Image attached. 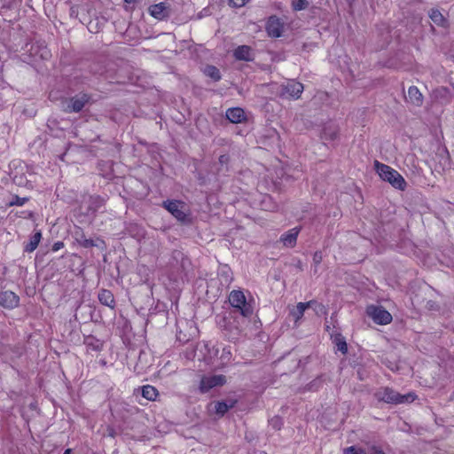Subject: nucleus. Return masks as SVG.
<instances>
[{"label":"nucleus","instance_id":"nucleus-51","mask_svg":"<svg viewBox=\"0 0 454 454\" xmlns=\"http://www.w3.org/2000/svg\"><path fill=\"white\" fill-rule=\"evenodd\" d=\"M136 0H124L125 3L127 4H133L135 3Z\"/></svg>","mask_w":454,"mask_h":454},{"label":"nucleus","instance_id":"nucleus-2","mask_svg":"<svg viewBox=\"0 0 454 454\" xmlns=\"http://www.w3.org/2000/svg\"><path fill=\"white\" fill-rule=\"evenodd\" d=\"M162 207L181 223H192V217L184 202L176 200H167L162 202Z\"/></svg>","mask_w":454,"mask_h":454},{"label":"nucleus","instance_id":"nucleus-47","mask_svg":"<svg viewBox=\"0 0 454 454\" xmlns=\"http://www.w3.org/2000/svg\"><path fill=\"white\" fill-rule=\"evenodd\" d=\"M64 247V243L62 241H57L53 244L51 250L53 252L59 251Z\"/></svg>","mask_w":454,"mask_h":454},{"label":"nucleus","instance_id":"nucleus-35","mask_svg":"<svg viewBox=\"0 0 454 454\" xmlns=\"http://www.w3.org/2000/svg\"><path fill=\"white\" fill-rule=\"evenodd\" d=\"M89 71L94 75H102L105 73V67L99 63L90 65Z\"/></svg>","mask_w":454,"mask_h":454},{"label":"nucleus","instance_id":"nucleus-44","mask_svg":"<svg viewBox=\"0 0 454 454\" xmlns=\"http://www.w3.org/2000/svg\"><path fill=\"white\" fill-rule=\"evenodd\" d=\"M313 262L316 265H318L322 262V254L321 252H316L313 255Z\"/></svg>","mask_w":454,"mask_h":454},{"label":"nucleus","instance_id":"nucleus-38","mask_svg":"<svg viewBox=\"0 0 454 454\" xmlns=\"http://www.w3.org/2000/svg\"><path fill=\"white\" fill-rule=\"evenodd\" d=\"M344 454H366V450L356 446H350L344 450Z\"/></svg>","mask_w":454,"mask_h":454},{"label":"nucleus","instance_id":"nucleus-3","mask_svg":"<svg viewBox=\"0 0 454 454\" xmlns=\"http://www.w3.org/2000/svg\"><path fill=\"white\" fill-rule=\"evenodd\" d=\"M375 396L379 401L393 404L411 403L415 400L416 397L413 393L401 395L400 393L395 391L394 389L388 387L380 388L375 393Z\"/></svg>","mask_w":454,"mask_h":454},{"label":"nucleus","instance_id":"nucleus-12","mask_svg":"<svg viewBox=\"0 0 454 454\" xmlns=\"http://www.w3.org/2000/svg\"><path fill=\"white\" fill-rule=\"evenodd\" d=\"M340 128L333 122L325 123L322 129L321 139L335 141L339 138Z\"/></svg>","mask_w":454,"mask_h":454},{"label":"nucleus","instance_id":"nucleus-36","mask_svg":"<svg viewBox=\"0 0 454 454\" xmlns=\"http://www.w3.org/2000/svg\"><path fill=\"white\" fill-rule=\"evenodd\" d=\"M309 302H313V306L310 308L313 309V310L316 312V314L325 315L327 313V309H326L325 306L323 305L322 303H319L314 300H311Z\"/></svg>","mask_w":454,"mask_h":454},{"label":"nucleus","instance_id":"nucleus-52","mask_svg":"<svg viewBox=\"0 0 454 454\" xmlns=\"http://www.w3.org/2000/svg\"><path fill=\"white\" fill-rule=\"evenodd\" d=\"M325 330H326L327 332H329V330H330V326H329L328 325H326V326H325Z\"/></svg>","mask_w":454,"mask_h":454},{"label":"nucleus","instance_id":"nucleus-22","mask_svg":"<svg viewBox=\"0 0 454 454\" xmlns=\"http://www.w3.org/2000/svg\"><path fill=\"white\" fill-rule=\"evenodd\" d=\"M98 301L101 304L114 309L115 306V300L114 294L110 290L101 289L98 295Z\"/></svg>","mask_w":454,"mask_h":454},{"label":"nucleus","instance_id":"nucleus-4","mask_svg":"<svg viewBox=\"0 0 454 454\" xmlns=\"http://www.w3.org/2000/svg\"><path fill=\"white\" fill-rule=\"evenodd\" d=\"M231 305L245 317H249L254 314L252 304L247 301L246 296L241 290H233L229 295Z\"/></svg>","mask_w":454,"mask_h":454},{"label":"nucleus","instance_id":"nucleus-34","mask_svg":"<svg viewBox=\"0 0 454 454\" xmlns=\"http://www.w3.org/2000/svg\"><path fill=\"white\" fill-rule=\"evenodd\" d=\"M309 6L308 0H293L292 8L295 12L306 10Z\"/></svg>","mask_w":454,"mask_h":454},{"label":"nucleus","instance_id":"nucleus-23","mask_svg":"<svg viewBox=\"0 0 454 454\" xmlns=\"http://www.w3.org/2000/svg\"><path fill=\"white\" fill-rule=\"evenodd\" d=\"M174 262L176 263L180 262V267L183 270H185L190 265V261L184 256V254L179 250H174L171 254V261L169 264L174 266Z\"/></svg>","mask_w":454,"mask_h":454},{"label":"nucleus","instance_id":"nucleus-45","mask_svg":"<svg viewBox=\"0 0 454 454\" xmlns=\"http://www.w3.org/2000/svg\"><path fill=\"white\" fill-rule=\"evenodd\" d=\"M37 48L42 51L41 58L46 59L49 55V51H47L46 47L44 45H43V43H42V44L38 45Z\"/></svg>","mask_w":454,"mask_h":454},{"label":"nucleus","instance_id":"nucleus-37","mask_svg":"<svg viewBox=\"0 0 454 454\" xmlns=\"http://www.w3.org/2000/svg\"><path fill=\"white\" fill-rule=\"evenodd\" d=\"M28 200V198L27 197H19L18 195H14L12 197V200L9 202V206H23L27 201Z\"/></svg>","mask_w":454,"mask_h":454},{"label":"nucleus","instance_id":"nucleus-19","mask_svg":"<svg viewBox=\"0 0 454 454\" xmlns=\"http://www.w3.org/2000/svg\"><path fill=\"white\" fill-rule=\"evenodd\" d=\"M42 239V231L40 230H35V232L30 236L29 240L24 243L23 251L25 253L34 252Z\"/></svg>","mask_w":454,"mask_h":454},{"label":"nucleus","instance_id":"nucleus-21","mask_svg":"<svg viewBox=\"0 0 454 454\" xmlns=\"http://www.w3.org/2000/svg\"><path fill=\"white\" fill-rule=\"evenodd\" d=\"M434 98L442 105H446L451 101V94L448 88L439 87L434 90Z\"/></svg>","mask_w":454,"mask_h":454},{"label":"nucleus","instance_id":"nucleus-7","mask_svg":"<svg viewBox=\"0 0 454 454\" xmlns=\"http://www.w3.org/2000/svg\"><path fill=\"white\" fill-rule=\"evenodd\" d=\"M90 100V96L86 93H81L72 97L67 106L66 111L67 113H79L82 110L85 105Z\"/></svg>","mask_w":454,"mask_h":454},{"label":"nucleus","instance_id":"nucleus-15","mask_svg":"<svg viewBox=\"0 0 454 454\" xmlns=\"http://www.w3.org/2000/svg\"><path fill=\"white\" fill-rule=\"evenodd\" d=\"M312 306L313 302H299L296 306L289 309V316L294 319L296 325L302 318L304 311Z\"/></svg>","mask_w":454,"mask_h":454},{"label":"nucleus","instance_id":"nucleus-50","mask_svg":"<svg viewBox=\"0 0 454 454\" xmlns=\"http://www.w3.org/2000/svg\"><path fill=\"white\" fill-rule=\"evenodd\" d=\"M80 83H82V84H85L87 83V77H84V79H82L81 82H79Z\"/></svg>","mask_w":454,"mask_h":454},{"label":"nucleus","instance_id":"nucleus-17","mask_svg":"<svg viewBox=\"0 0 454 454\" xmlns=\"http://www.w3.org/2000/svg\"><path fill=\"white\" fill-rule=\"evenodd\" d=\"M236 403L237 400L233 398L216 401L214 403L215 412L219 417H223L230 409L233 408Z\"/></svg>","mask_w":454,"mask_h":454},{"label":"nucleus","instance_id":"nucleus-24","mask_svg":"<svg viewBox=\"0 0 454 454\" xmlns=\"http://www.w3.org/2000/svg\"><path fill=\"white\" fill-rule=\"evenodd\" d=\"M407 99L409 102L417 106H420L423 103V96L416 86H411L408 89Z\"/></svg>","mask_w":454,"mask_h":454},{"label":"nucleus","instance_id":"nucleus-1","mask_svg":"<svg viewBox=\"0 0 454 454\" xmlns=\"http://www.w3.org/2000/svg\"><path fill=\"white\" fill-rule=\"evenodd\" d=\"M374 168L382 180L388 182L395 189L405 190L407 184L398 171L378 160H375Z\"/></svg>","mask_w":454,"mask_h":454},{"label":"nucleus","instance_id":"nucleus-40","mask_svg":"<svg viewBox=\"0 0 454 454\" xmlns=\"http://www.w3.org/2000/svg\"><path fill=\"white\" fill-rule=\"evenodd\" d=\"M270 425L277 430H279L283 425V421L279 417H274L270 420Z\"/></svg>","mask_w":454,"mask_h":454},{"label":"nucleus","instance_id":"nucleus-41","mask_svg":"<svg viewBox=\"0 0 454 454\" xmlns=\"http://www.w3.org/2000/svg\"><path fill=\"white\" fill-rule=\"evenodd\" d=\"M219 164L221 165V167H224L225 166V170L228 171V163L230 161V156L228 154H223V155H220L219 159Z\"/></svg>","mask_w":454,"mask_h":454},{"label":"nucleus","instance_id":"nucleus-11","mask_svg":"<svg viewBox=\"0 0 454 454\" xmlns=\"http://www.w3.org/2000/svg\"><path fill=\"white\" fill-rule=\"evenodd\" d=\"M106 200L99 195H91L87 201L86 215H95L96 213L105 205Z\"/></svg>","mask_w":454,"mask_h":454},{"label":"nucleus","instance_id":"nucleus-43","mask_svg":"<svg viewBox=\"0 0 454 454\" xmlns=\"http://www.w3.org/2000/svg\"><path fill=\"white\" fill-rule=\"evenodd\" d=\"M220 352V348L218 346H213L212 348H208V355L210 357H217Z\"/></svg>","mask_w":454,"mask_h":454},{"label":"nucleus","instance_id":"nucleus-46","mask_svg":"<svg viewBox=\"0 0 454 454\" xmlns=\"http://www.w3.org/2000/svg\"><path fill=\"white\" fill-rule=\"evenodd\" d=\"M106 434L109 437L114 438L117 435V433L113 427L108 426L106 428Z\"/></svg>","mask_w":454,"mask_h":454},{"label":"nucleus","instance_id":"nucleus-26","mask_svg":"<svg viewBox=\"0 0 454 454\" xmlns=\"http://www.w3.org/2000/svg\"><path fill=\"white\" fill-rule=\"evenodd\" d=\"M83 343L93 351H100L103 348V341L93 335L85 336Z\"/></svg>","mask_w":454,"mask_h":454},{"label":"nucleus","instance_id":"nucleus-13","mask_svg":"<svg viewBox=\"0 0 454 454\" xmlns=\"http://www.w3.org/2000/svg\"><path fill=\"white\" fill-rule=\"evenodd\" d=\"M223 330L225 332V337L230 341H235L236 340H238L240 334V329L238 327V325H235V322H231V320H227L226 318H223Z\"/></svg>","mask_w":454,"mask_h":454},{"label":"nucleus","instance_id":"nucleus-39","mask_svg":"<svg viewBox=\"0 0 454 454\" xmlns=\"http://www.w3.org/2000/svg\"><path fill=\"white\" fill-rule=\"evenodd\" d=\"M320 385H321L320 380H318V379L314 380L313 381H311L308 385H306L305 390L317 391L320 387Z\"/></svg>","mask_w":454,"mask_h":454},{"label":"nucleus","instance_id":"nucleus-28","mask_svg":"<svg viewBox=\"0 0 454 454\" xmlns=\"http://www.w3.org/2000/svg\"><path fill=\"white\" fill-rule=\"evenodd\" d=\"M203 73L205 75L210 77L214 82H218L221 80L222 75L220 70L212 65H207L205 67Z\"/></svg>","mask_w":454,"mask_h":454},{"label":"nucleus","instance_id":"nucleus-6","mask_svg":"<svg viewBox=\"0 0 454 454\" xmlns=\"http://www.w3.org/2000/svg\"><path fill=\"white\" fill-rule=\"evenodd\" d=\"M366 312L367 315L378 325H387L392 321L391 314L382 306H368Z\"/></svg>","mask_w":454,"mask_h":454},{"label":"nucleus","instance_id":"nucleus-53","mask_svg":"<svg viewBox=\"0 0 454 454\" xmlns=\"http://www.w3.org/2000/svg\"><path fill=\"white\" fill-rule=\"evenodd\" d=\"M3 217L0 215V223L3 222Z\"/></svg>","mask_w":454,"mask_h":454},{"label":"nucleus","instance_id":"nucleus-18","mask_svg":"<svg viewBox=\"0 0 454 454\" xmlns=\"http://www.w3.org/2000/svg\"><path fill=\"white\" fill-rule=\"evenodd\" d=\"M150 14L158 20H163L169 15L168 8L165 3H159L149 7Z\"/></svg>","mask_w":454,"mask_h":454},{"label":"nucleus","instance_id":"nucleus-25","mask_svg":"<svg viewBox=\"0 0 454 454\" xmlns=\"http://www.w3.org/2000/svg\"><path fill=\"white\" fill-rule=\"evenodd\" d=\"M331 339L333 340V342L336 345L337 349L339 351H340L343 355L348 353V344L341 333H331Z\"/></svg>","mask_w":454,"mask_h":454},{"label":"nucleus","instance_id":"nucleus-31","mask_svg":"<svg viewBox=\"0 0 454 454\" xmlns=\"http://www.w3.org/2000/svg\"><path fill=\"white\" fill-rule=\"evenodd\" d=\"M13 183L20 187H27L29 184L26 175L16 171L12 176Z\"/></svg>","mask_w":454,"mask_h":454},{"label":"nucleus","instance_id":"nucleus-27","mask_svg":"<svg viewBox=\"0 0 454 454\" xmlns=\"http://www.w3.org/2000/svg\"><path fill=\"white\" fill-rule=\"evenodd\" d=\"M429 18L437 26L444 27L447 22L443 15L438 9H431L428 12Z\"/></svg>","mask_w":454,"mask_h":454},{"label":"nucleus","instance_id":"nucleus-32","mask_svg":"<svg viewBox=\"0 0 454 454\" xmlns=\"http://www.w3.org/2000/svg\"><path fill=\"white\" fill-rule=\"evenodd\" d=\"M232 354H231V348L230 346H225L222 348L221 355L219 356L221 360V364H225L229 363L231 359Z\"/></svg>","mask_w":454,"mask_h":454},{"label":"nucleus","instance_id":"nucleus-42","mask_svg":"<svg viewBox=\"0 0 454 454\" xmlns=\"http://www.w3.org/2000/svg\"><path fill=\"white\" fill-rule=\"evenodd\" d=\"M249 0H230L229 4L235 8L243 7Z\"/></svg>","mask_w":454,"mask_h":454},{"label":"nucleus","instance_id":"nucleus-30","mask_svg":"<svg viewBox=\"0 0 454 454\" xmlns=\"http://www.w3.org/2000/svg\"><path fill=\"white\" fill-rule=\"evenodd\" d=\"M158 395V390L151 386L146 385L142 387V396L149 401H153Z\"/></svg>","mask_w":454,"mask_h":454},{"label":"nucleus","instance_id":"nucleus-33","mask_svg":"<svg viewBox=\"0 0 454 454\" xmlns=\"http://www.w3.org/2000/svg\"><path fill=\"white\" fill-rule=\"evenodd\" d=\"M366 454H386L380 445L375 442H367Z\"/></svg>","mask_w":454,"mask_h":454},{"label":"nucleus","instance_id":"nucleus-14","mask_svg":"<svg viewBox=\"0 0 454 454\" xmlns=\"http://www.w3.org/2000/svg\"><path fill=\"white\" fill-rule=\"evenodd\" d=\"M233 56L237 60H242L247 62H250L254 59V54L253 52V50L248 45L238 46L233 51Z\"/></svg>","mask_w":454,"mask_h":454},{"label":"nucleus","instance_id":"nucleus-20","mask_svg":"<svg viewBox=\"0 0 454 454\" xmlns=\"http://www.w3.org/2000/svg\"><path fill=\"white\" fill-rule=\"evenodd\" d=\"M299 231L300 229L295 227L282 234L280 240L283 242L284 246L294 247L296 245Z\"/></svg>","mask_w":454,"mask_h":454},{"label":"nucleus","instance_id":"nucleus-49","mask_svg":"<svg viewBox=\"0 0 454 454\" xmlns=\"http://www.w3.org/2000/svg\"><path fill=\"white\" fill-rule=\"evenodd\" d=\"M63 454H72V449H67Z\"/></svg>","mask_w":454,"mask_h":454},{"label":"nucleus","instance_id":"nucleus-16","mask_svg":"<svg viewBox=\"0 0 454 454\" xmlns=\"http://www.w3.org/2000/svg\"><path fill=\"white\" fill-rule=\"evenodd\" d=\"M226 118L231 123H242L247 120L245 111L241 107L228 108L225 114Z\"/></svg>","mask_w":454,"mask_h":454},{"label":"nucleus","instance_id":"nucleus-10","mask_svg":"<svg viewBox=\"0 0 454 454\" xmlns=\"http://www.w3.org/2000/svg\"><path fill=\"white\" fill-rule=\"evenodd\" d=\"M20 297L12 291L0 292V306L4 309H12L18 307Z\"/></svg>","mask_w":454,"mask_h":454},{"label":"nucleus","instance_id":"nucleus-5","mask_svg":"<svg viewBox=\"0 0 454 454\" xmlns=\"http://www.w3.org/2000/svg\"><path fill=\"white\" fill-rule=\"evenodd\" d=\"M304 90L303 84L296 80H288L280 86L279 96L286 99H298Z\"/></svg>","mask_w":454,"mask_h":454},{"label":"nucleus","instance_id":"nucleus-29","mask_svg":"<svg viewBox=\"0 0 454 454\" xmlns=\"http://www.w3.org/2000/svg\"><path fill=\"white\" fill-rule=\"evenodd\" d=\"M79 244L84 248H90L93 247L104 248L106 247L105 241L101 239H97L96 240L91 239H84V240H79Z\"/></svg>","mask_w":454,"mask_h":454},{"label":"nucleus","instance_id":"nucleus-48","mask_svg":"<svg viewBox=\"0 0 454 454\" xmlns=\"http://www.w3.org/2000/svg\"><path fill=\"white\" fill-rule=\"evenodd\" d=\"M84 239H87L85 237V235L83 233L81 234V237L79 239H77V241L79 242V240H84Z\"/></svg>","mask_w":454,"mask_h":454},{"label":"nucleus","instance_id":"nucleus-9","mask_svg":"<svg viewBox=\"0 0 454 454\" xmlns=\"http://www.w3.org/2000/svg\"><path fill=\"white\" fill-rule=\"evenodd\" d=\"M265 28L269 36L278 38L283 34L284 23L278 17L272 15L269 17Z\"/></svg>","mask_w":454,"mask_h":454},{"label":"nucleus","instance_id":"nucleus-8","mask_svg":"<svg viewBox=\"0 0 454 454\" xmlns=\"http://www.w3.org/2000/svg\"><path fill=\"white\" fill-rule=\"evenodd\" d=\"M226 382L223 375L204 376L200 380V390L201 393H207L215 387L223 386Z\"/></svg>","mask_w":454,"mask_h":454}]
</instances>
